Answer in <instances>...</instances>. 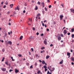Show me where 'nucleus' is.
<instances>
[{
	"mask_svg": "<svg viewBox=\"0 0 74 74\" xmlns=\"http://www.w3.org/2000/svg\"><path fill=\"white\" fill-rule=\"evenodd\" d=\"M67 56H70V53L69 52L67 53Z\"/></svg>",
	"mask_w": 74,
	"mask_h": 74,
	"instance_id": "obj_17",
	"label": "nucleus"
},
{
	"mask_svg": "<svg viewBox=\"0 0 74 74\" xmlns=\"http://www.w3.org/2000/svg\"><path fill=\"white\" fill-rule=\"evenodd\" d=\"M52 69H53V71H54V70H55V68H52Z\"/></svg>",
	"mask_w": 74,
	"mask_h": 74,
	"instance_id": "obj_54",
	"label": "nucleus"
},
{
	"mask_svg": "<svg viewBox=\"0 0 74 74\" xmlns=\"http://www.w3.org/2000/svg\"><path fill=\"white\" fill-rule=\"evenodd\" d=\"M68 35L69 36V35H70V33L69 32L67 33Z\"/></svg>",
	"mask_w": 74,
	"mask_h": 74,
	"instance_id": "obj_44",
	"label": "nucleus"
},
{
	"mask_svg": "<svg viewBox=\"0 0 74 74\" xmlns=\"http://www.w3.org/2000/svg\"><path fill=\"white\" fill-rule=\"evenodd\" d=\"M58 36H58V40L59 41H60L62 39V38L60 37V35H59V34H58Z\"/></svg>",
	"mask_w": 74,
	"mask_h": 74,
	"instance_id": "obj_1",
	"label": "nucleus"
},
{
	"mask_svg": "<svg viewBox=\"0 0 74 74\" xmlns=\"http://www.w3.org/2000/svg\"><path fill=\"white\" fill-rule=\"evenodd\" d=\"M42 25L43 26H45V25L44 23H42Z\"/></svg>",
	"mask_w": 74,
	"mask_h": 74,
	"instance_id": "obj_47",
	"label": "nucleus"
},
{
	"mask_svg": "<svg viewBox=\"0 0 74 74\" xmlns=\"http://www.w3.org/2000/svg\"><path fill=\"white\" fill-rule=\"evenodd\" d=\"M32 37H30V38H29V40H32Z\"/></svg>",
	"mask_w": 74,
	"mask_h": 74,
	"instance_id": "obj_30",
	"label": "nucleus"
},
{
	"mask_svg": "<svg viewBox=\"0 0 74 74\" xmlns=\"http://www.w3.org/2000/svg\"><path fill=\"white\" fill-rule=\"evenodd\" d=\"M36 35H39V33L38 32H37L36 34Z\"/></svg>",
	"mask_w": 74,
	"mask_h": 74,
	"instance_id": "obj_46",
	"label": "nucleus"
},
{
	"mask_svg": "<svg viewBox=\"0 0 74 74\" xmlns=\"http://www.w3.org/2000/svg\"><path fill=\"white\" fill-rule=\"evenodd\" d=\"M63 21H64V23H65V22H66V21H65V20H63Z\"/></svg>",
	"mask_w": 74,
	"mask_h": 74,
	"instance_id": "obj_55",
	"label": "nucleus"
},
{
	"mask_svg": "<svg viewBox=\"0 0 74 74\" xmlns=\"http://www.w3.org/2000/svg\"><path fill=\"white\" fill-rule=\"evenodd\" d=\"M39 62H40V63H41V62H42V61H41V60H39Z\"/></svg>",
	"mask_w": 74,
	"mask_h": 74,
	"instance_id": "obj_53",
	"label": "nucleus"
},
{
	"mask_svg": "<svg viewBox=\"0 0 74 74\" xmlns=\"http://www.w3.org/2000/svg\"><path fill=\"white\" fill-rule=\"evenodd\" d=\"M5 7H6V6L5 5L3 7V8H5Z\"/></svg>",
	"mask_w": 74,
	"mask_h": 74,
	"instance_id": "obj_61",
	"label": "nucleus"
},
{
	"mask_svg": "<svg viewBox=\"0 0 74 74\" xmlns=\"http://www.w3.org/2000/svg\"><path fill=\"white\" fill-rule=\"evenodd\" d=\"M63 16L62 15H61L60 16V18H63Z\"/></svg>",
	"mask_w": 74,
	"mask_h": 74,
	"instance_id": "obj_15",
	"label": "nucleus"
},
{
	"mask_svg": "<svg viewBox=\"0 0 74 74\" xmlns=\"http://www.w3.org/2000/svg\"><path fill=\"white\" fill-rule=\"evenodd\" d=\"M4 51H5L4 49H2V52H4Z\"/></svg>",
	"mask_w": 74,
	"mask_h": 74,
	"instance_id": "obj_45",
	"label": "nucleus"
},
{
	"mask_svg": "<svg viewBox=\"0 0 74 74\" xmlns=\"http://www.w3.org/2000/svg\"><path fill=\"white\" fill-rule=\"evenodd\" d=\"M72 61H74V58L72 57L71 58Z\"/></svg>",
	"mask_w": 74,
	"mask_h": 74,
	"instance_id": "obj_18",
	"label": "nucleus"
},
{
	"mask_svg": "<svg viewBox=\"0 0 74 74\" xmlns=\"http://www.w3.org/2000/svg\"><path fill=\"white\" fill-rule=\"evenodd\" d=\"M29 21H30V22H31V23H32V18H31V20H30Z\"/></svg>",
	"mask_w": 74,
	"mask_h": 74,
	"instance_id": "obj_35",
	"label": "nucleus"
},
{
	"mask_svg": "<svg viewBox=\"0 0 74 74\" xmlns=\"http://www.w3.org/2000/svg\"><path fill=\"white\" fill-rule=\"evenodd\" d=\"M10 11L8 12L7 13V15H8L10 14Z\"/></svg>",
	"mask_w": 74,
	"mask_h": 74,
	"instance_id": "obj_33",
	"label": "nucleus"
},
{
	"mask_svg": "<svg viewBox=\"0 0 74 74\" xmlns=\"http://www.w3.org/2000/svg\"><path fill=\"white\" fill-rule=\"evenodd\" d=\"M49 58V56H47L46 57V59H48V58Z\"/></svg>",
	"mask_w": 74,
	"mask_h": 74,
	"instance_id": "obj_19",
	"label": "nucleus"
},
{
	"mask_svg": "<svg viewBox=\"0 0 74 74\" xmlns=\"http://www.w3.org/2000/svg\"><path fill=\"white\" fill-rule=\"evenodd\" d=\"M63 33L64 34H67V31H66V30H65L64 31Z\"/></svg>",
	"mask_w": 74,
	"mask_h": 74,
	"instance_id": "obj_8",
	"label": "nucleus"
},
{
	"mask_svg": "<svg viewBox=\"0 0 74 74\" xmlns=\"http://www.w3.org/2000/svg\"><path fill=\"white\" fill-rule=\"evenodd\" d=\"M8 44H9V45H12V42H11V41H8Z\"/></svg>",
	"mask_w": 74,
	"mask_h": 74,
	"instance_id": "obj_6",
	"label": "nucleus"
},
{
	"mask_svg": "<svg viewBox=\"0 0 74 74\" xmlns=\"http://www.w3.org/2000/svg\"><path fill=\"white\" fill-rule=\"evenodd\" d=\"M71 37H72V38H73L74 37V35L73 34L72 35Z\"/></svg>",
	"mask_w": 74,
	"mask_h": 74,
	"instance_id": "obj_27",
	"label": "nucleus"
},
{
	"mask_svg": "<svg viewBox=\"0 0 74 74\" xmlns=\"http://www.w3.org/2000/svg\"><path fill=\"white\" fill-rule=\"evenodd\" d=\"M44 36V34H41V36Z\"/></svg>",
	"mask_w": 74,
	"mask_h": 74,
	"instance_id": "obj_49",
	"label": "nucleus"
},
{
	"mask_svg": "<svg viewBox=\"0 0 74 74\" xmlns=\"http://www.w3.org/2000/svg\"><path fill=\"white\" fill-rule=\"evenodd\" d=\"M47 71L48 70V69H45V72L47 71Z\"/></svg>",
	"mask_w": 74,
	"mask_h": 74,
	"instance_id": "obj_40",
	"label": "nucleus"
},
{
	"mask_svg": "<svg viewBox=\"0 0 74 74\" xmlns=\"http://www.w3.org/2000/svg\"><path fill=\"white\" fill-rule=\"evenodd\" d=\"M15 10H18V11H19V7L18 6H17L16 8H15Z\"/></svg>",
	"mask_w": 74,
	"mask_h": 74,
	"instance_id": "obj_4",
	"label": "nucleus"
},
{
	"mask_svg": "<svg viewBox=\"0 0 74 74\" xmlns=\"http://www.w3.org/2000/svg\"><path fill=\"white\" fill-rule=\"evenodd\" d=\"M37 4H38V5H40V4H41V3H40V1H38Z\"/></svg>",
	"mask_w": 74,
	"mask_h": 74,
	"instance_id": "obj_21",
	"label": "nucleus"
},
{
	"mask_svg": "<svg viewBox=\"0 0 74 74\" xmlns=\"http://www.w3.org/2000/svg\"><path fill=\"white\" fill-rule=\"evenodd\" d=\"M40 71H38V72H37V74H40Z\"/></svg>",
	"mask_w": 74,
	"mask_h": 74,
	"instance_id": "obj_23",
	"label": "nucleus"
},
{
	"mask_svg": "<svg viewBox=\"0 0 74 74\" xmlns=\"http://www.w3.org/2000/svg\"><path fill=\"white\" fill-rule=\"evenodd\" d=\"M31 50H32V52H33V51H34V50H33V49L32 48L31 49Z\"/></svg>",
	"mask_w": 74,
	"mask_h": 74,
	"instance_id": "obj_41",
	"label": "nucleus"
},
{
	"mask_svg": "<svg viewBox=\"0 0 74 74\" xmlns=\"http://www.w3.org/2000/svg\"><path fill=\"white\" fill-rule=\"evenodd\" d=\"M71 64L72 65H73L74 64V63L73 62H72L71 63Z\"/></svg>",
	"mask_w": 74,
	"mask_h": 74,
	"instance_id": "obj_57",
	"label": "nucleus"
},
{
	"mask_svg": "<svg viewBox=\"0 0 74 74\" xmlns=\"http://www.w3.org/2000/svg\"><path fill=\"white\" fill-rule=\"evenodd\" d=\"M47 74H52V73H49V71H48L47 73Z\"/></svg>",
	"mask_w": 74,
	"mask_h": 74,
	"instance_id": "obj_22",
	"label": "nucleus"
},
{
	"mask_svg": "<svg viewBox=\"0 0 74 74\" xmlns=\"http://www.w3.org/2000/svg\"><path fill=\"white\" fill-rule=\"evenodd\" d=\"M1 69L2 70V71H6V69L5 68H4L1 67Z\"/></svg>",
	"mask_w": 74,
	"mask_h": 74,
	"instance_id": "obj_3",
	"label": "nucleus"
},
{
	"mask_svg": "<svg viewBox=\"0 0 74 74\" xmlns=\"http://www.w3.org/2000/svg\"><path fill=\"white\" fill-rule=\"evenodd\" d=\"M33 66L31 65V66H30V68H29V69H33Z\"/></svg>",
	"mask_w": 74,
	"mask_h": 74,
	"instance_id": "obj_26",
	"label": "nucleus"
},
{
	"mask_svg": "<svg viewBox=\"0 0 74 74\" xmlns=\"http://www.w3.org/2000/svg\"><path fill=\"white\" fill-rule=\"evenodd\" d=\"M48 69H49V70H50V72H52V71H54L53 70H51L50 69H49V67H48Z\"/></svg>",
	"mask_w": 74,
	"mask_h": 74,
	"instance_id": "obj_12",
	"label": "nucleus"
},
{
	"mask_svg": "<svg viewBox=\"0 0 74 74\" xmlns=\"http://www.w3.org/2000/svg\"><path fill=\"white\" fill-rule=\"evenodd\" d=\"M72 32H74V28H73L72 29H71V30Z\"/></svg>",
	"mask_w": 74,
	"mask_h": 74,
	"instance_id": "obj_25",
	"label": "nucleus"
},
{
	"mask_svg": "<svg viewBox=\"0 0 74 74\" xmlns=\"http://www.w3.org/2000/svg\"><path fill=\"white\" fill-rule=\"evenodd\" d=\"M50 47H53V45L51 44L50 45Z\"/></svg>",
	"mask_w": 74,
	"mask_h": 74,
	"instance_id": "obj_48",
	"label": "nucleus"
},
{
	"mask_svg": "<svg viewBox=\"0 0 74 74\" xmlns=\"http://www.w3.org/2000/svg\"><path fill=\"white\" fill-rule=\"evenodd\" d=\"M18 56L19 57H22V55H18Z\"/></svg>",
	"mask_w": 74,
	"mask_h": 74,
	"instance_id": "obj_37",
	"label": "nucleus"
},
{
	"mask_svg": "<svg viewBox=\"0 0 74 74\" xmlns=\"http://www.w3.org/2000/svg\"><path fill=\"white\" fill-rule=\"evenodd\" d=\"M61 37H63V34H61Z\"/></svg>",
	"mask_w": 74,
	"mask_h": 74,
	"instance_id": "obj_43",
	"label": "nucleus"
},
{
	"mask_svg": "<svg viewBox=\"0 0 74 74\" xmlns=\"http://www.w3.org/2000/svg\"><path fill=\"white\" fill-rule=\"evenodd\" d=\"M41 16V14L40 13H38L37 14V16L38 17H39V16Z\"/></svg>",
	"mask_w": 74,
	"mask_h": 74,
	"instance_id": "obj_11",
	"label": "nucleus"
},
{
	"mask_svg": "<svg viewBox=\"0 0 74 74\" xmlns=\"http://www.w3.org/2000/svg\"><path fill=\"white\" fill-rule=\"evenodd\" d=\"M56 1H55L54 2V4H56Z\"/></svg>",
	"mask_w": 74,
	"mask_h": 74,
	"instance_id": "obj_56",
	"label": "nucleus"
},
{
	"mask_svg": "<svg viewBox=\"0 0 74 74\" xmlns=\"http://www.w3.org/2000/svg\"><path fill=\"white\" fill-rule=\"evenodd\" d=\"M51 7L52 6L51 5H50L49 6V8H51Z\"/></svg>",
	"mask_w": 74,
	"mask_h": 74,
	"instance_id": "obj_29",
	"label": "nucleus"
},
{
	"mask_svg": "<svg viewBox=\"0 0 74 74\" xmlns=\"http://www.w3.org/2000/svg\"><path fill=\"white\" fill-rule=\"evenodd\" d=\"M45 61H44V60L42 61V64H45Z\"/></svg>",
	"mask_w": 74,
	"mask_h": 74,
	"instance_id": "obj_16",
	"label": "nucleus"
},
{
	"mask_svg": "<svg viewBox=\"0 0 74 74\" xmlns=\"http://www.w3.org/2000/svg\"><path fill=\"white\" fill-rule=\"evenodd\" d=\"M61 5L63 7H64V4H61Z\"/></svg>",
	"mask_w": 74,
	"mask_h": 74,
	"instance_id": "obj_28",
	"label": "nucleus"
},
{
	"mask_svg": "<svg viewBox=\"0 0 74 74\" xmlns=\"http://www.w3.org/2000/svg\"><path fill=\"white\" fill-rule=\"evenodd\" d=\"M26 65H27V66H29V63H27Z\"/></svg>",
	"mask_w": 74,
	"mask_h": 74,
	"instance_id": "obj_31",
	"label": "nucleus"
},
{
	"mask_svg": "<svg viewBox=\"0 0 74 74\" xmlns=\"http://www.w3.org/2000/svg\"><path fill=\"white\" fill-rule=\"evenodd\" d=\"M45 11H47V8H45Z\"/></svg>",
	"mask_w": 74,
	"mask_h": 74,
	"instance_id": "obj_38",
	"label": "nucleus"
},
{
	"mask_svg": "<svg viewBox=\"0 0 74 74\" xmlns=\"http://www.w3.org/2000/svg\"><path fill=\"white\" fill-rule=\"evenodd\" d=\"M42 52H42V51H40V53H42Z\"/></svg>",
	"mask_w": 74,
	"mask_h": 74,
	"instance_id": "obj_64",
	"label": "nucleus"
},
{
	"mask_svg": "<svg viewBox=\"0 0 74 74\" xmlns=\"http://www.w3.org/2000/svg\"><path fill=\"white\" fill-rule=\"evenodd\" d=\"M71 12H73V13H74V9H73L72 10V9H71Z\"/></svg>",
	"mask_w": 74,
	"mask_h": 74,
	"instance_id": "obj_14",
	"label": "nucleus"
},
{
	"mask_svg": "<svg viewBox=\"0 0 74 74\" xmlns=\"http://www.w3.org/2000/svg\"><path fill=\"white\" fill-rule=\"evenodd\" d=\"M49 29H47V31H48V32L49 31Z\"/></svg>",
	"mask_w": 74,
	"mask_h": 74,
	"instance_id": "obj_60",
	"label": "nucleus"
},
{
	"mask_svg": "<svg viewBox=\"0 0 74 74\" xmlns=\"http://www.w3.org/2000/svg\"><path fill=\"white\" fill-rule=\"evenodd\" d=\"M5 64H7V65H8V63H7V62H5Z\"/></svg>",
	"mask_w": 74,
	"mask_h": 74,
	"instance_id": "obj_58",
	"label": "nucleus"
},
{
	"mask_svg": "<svg viewBox=\"0 0 74 74\" xmlns=\"http://www.w3.org/2000/svg\"><path fill=\"white\" fill-rule=\"evenodd\" d=\"M13 71V70L10 69L9 70V72H11V71Z\"/></svg>",
	"mask_w": 74,
	"mask_h": 74,
	"instance_id": "obj_36",
	"label": "nucleus"
},
{
	"mask_svg": "<svg viewBox=\"0 0 74 74\" xmlns=\"http://www.w3.org/2000/svg\"><path fill=\"white\" fill-rule=\"evenodd\" d=\"M73 50H71V52H73Z\"/></svg>",
	"mask_w": 74,
	"mask_h": 74,
	"instance_id": "obj_63",
	"label": "nucleus"
},
{
	"mask_svg": "<svg viewBox=\"0 0 74 74\" xmlns=\"http://www.w3.org/2000/svg\"><path fill=\"white\" fill-rule=\"evenodd\" d=\"M19 72V70H17L16 69H15V73H18Z\"/></svg>",
	"mask_w": 74,
	"mask_h": 74,
	"instance_id": "obj_7",
	"label": "nucleus"
},
{
	"mask_svg": "<svg viewBox=\"0 0 74 74\" xmlns=\"http://www.w3.org/2000/svg\"><path fill=\"white\" fill-rule=\"evenodd\" d=\"M44 49V47H42V48H41V49L43 50Z\"/></svg>",
	"mask_w": 74,
	"mask_h": 74,
	"instance_id": "obj_39",
	"label": "nucleus"
},
{
	"mask_svg": "<svg viewBox=\"0 0 74 74\" xmlns=\"http://www.w3.org/2000/svg\"><path fill=\"white\" fill-rule=\"evenodd\" d=\"M63 60H62L59 63L60 64H63Z\"/></svg>",
	"mask_w": 74,
	"mask_h": 74,
	"instance_id": "obj_9",
	"label": "nucleus"
},
{
	"mask_svg": "<svg viewBox=\"0 0 74 74\" xmlns=\"http://www.w3.org/2000/svg\"><path fill=\"white\" fill-rule=\"evenodd\" d=\"M35 7L36 8L35 9V10H38V7H37V6H36Z\"/></svg>",
	"mask_w": 74,
	"mask_h": 74,
	"instance_id": "obj_10",
	"label": "nucleus"
},
{
	"mask_svg": "<svg viewBox=\"0 0 74 74\" xmlns=\"http://www.w3.org/2000/svg\"><path fill=\"white\" fill-rule=\"evenodd\" d=\"M3 3H4V2H2L1 3V4H3Z\"/></svg>",
	"mask_w": 74,
	"mask_h": 74,
	"instance_id": "obj_50",
	"label": "nucleus"
},
{
	"mask_svg": "<svg viewBox=\"0 0 74 74\" xmlns=\"http://www.w3.org/2000/svg\"><path fill=\"white\" fill-rule=\"evenodd\" d=\"M36 30V29H35V28H34V27H33V30L34 31V30Z\"/></svg>",
	"mask_w": 74,
	"mask_h": 74,
	"instance_id": "obj_34",
	"label": "nucleus"
},
{
	"mask_svg": "<svg viewBox=\"0 0 74 74\" xmlns=\"http://www.w3.org/2000/svg\"><path fill=\"white\" fill-rule=\"evenodd\" d=\"M41 4L42 5V7H44L45 6V4H44V2H42Z\"/></svg>",
	"mask_w": 74,
	"mask_h": 74,
	"instance_id": "obj_5",
	"label": "nucleus"
},
{
	"mask_svg": "<svg viewBox=\"0 0 74 74\" xmlns=\"http://www.w3.org/2000/svg\"><path fill=\"white\" fill-rule=\"evenodd\" d=\"M22 38H23V36H21L20 37V40H22Z\"/></svg>",
	"mask_w": 74,
	"mask_h": 74,
	"instance_id": "obj_20",
	"label": "nucleus"
},
{
	"mask_svg": "<svg viewBox=\"0 0 74 74\" xmlns=\"http://www.w3.org/2000/svg\"><path fill=\"white\" fill-rule=\"evenodd\" d=\"M44 43L45 45L47 44V39L45 38L44 41Z\"/></svg>",
	"mask_w": 74,
	"mask_h": 74,
	"instance_id": "obj_2",
	"label": "nucleus"
},
{
	"mask_svg": "<svg viewBox=\"0 0 74 74\" xmlns=\"http://www.w3.org/2000/svg\"><path fill=\"white\" fill-rule=\"evenodd\" d=\"M45 27H47V25H46V24L45 25Z\"/></svg>",
	"mask_w": 74,
	"mask_h": 74,
	"instance_id": "obj_62",
	"label": "nucleus"
},
{
	"mask_svg": "<svg viewBox=\"0 0 74 74\" xmlns=\"http://www.w3.org/2000/svg\"><path fill=\"white\" fill-rule=\"evenodd\" d=\"M37 64V63L36 62L35 63V66H36Z\"/></svg>",
	"mask_w": 74,
	"mask_h": 74,
	"instance_id": "obj_42",
	"label": "nucleus"
},
{
	"mask_svg": "<svg viewBox=\"0 0 74 74\" xmlns=\"http://www.w3.org/2000/svg\"><path fill=\"white\" fill-rule=\"evenodd\" d=\"M44 69H46L47 68V66H44Z\"/></svg>",
	"mask_w": 74,
	"mask_h": 74,
	"instance_id": "obj_32",
	"label": "nucleus"
},
{
	"mask_svg": "<svg viewBox=\"0 0 74 74\" xmlns=\"http://www.w3.org/2000/svg\"><path fill=\"white\" fill-rule=\"evenodd\" d=\"M47 1L48 2V3H49V2H50L49 0H47Z\"/></svg>",
	"mask_w": 74,
	"mask_h": 74,
	"instance_id": "obj_59",
	"label": "nucleus"
},
{
	"mask_svg": "<svg viewBox=\"0 0 74 74\" xmlns=\"http://www.w3.org/2000/svg\"><path fill=\"white\" fill-rule=\"evenodd\" d=\"M29 55H31L30 54L31 53V52H30V51H29Z\"/></svg>",
	"mask_w": 74,
	"mask_h": 74,
	"instance_id": "obj_51",
	"label": "nucleus"
},
{
	"mask_svg": "<svg viewBox=\"0 0 74 74\" xmlns=\"http://www.w3.org/2000/svg\"><path fill=\"white\" fill-rule=\"evenodd\" d=\"M5 58L4 57L3 58L2 60V62H4V60Z\"/></svg>",
	"mask_w": 74,
	"mask_h": 74,
	"instance_id": "obj_24",
	"label": "nucleus"
},
{
	"mask_svg": "<svg viewBox=\"0 0 74 74\" xmlns=\"http://www.w3.org/2000/svg\"><path fill=\"white\" fill-rule=\"evenodd\" d=\"M14 6V5L13 4H12L10 5V7H11V8H12V7Z\"/></svg>",
	"mask_w": 74,
	"mask_h": 74,
	"instance_id": "obj_13",
	"label": "nucleus"
},
{
	"mask_svg": "<svg viewBox=\"0 0 74 74\" xmlns=\"http://www.w3.org/2000/svg\"><path fill=\"white\" fill-rule=\"evenodd\" d=\"M25 12H26V11H25V10H24L23 11V13H25Z\"/></svg>",
	"mask_w": 74,
	"mask_h": 74,
	"instance_id": "obj_52",
	"label": "nucleus"
}]
</instances>
